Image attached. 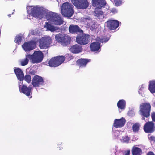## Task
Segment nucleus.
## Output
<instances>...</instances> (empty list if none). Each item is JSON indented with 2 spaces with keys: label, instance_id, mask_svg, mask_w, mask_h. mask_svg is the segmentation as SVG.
<instances>
[{
  "label": "nucleus",
  "instance_id": "nucleus-1",
  "mask_svg": "<svg viewBox=\"0 0 155 155\" xmlns=\"http://www.w3.org/2000/svg\"><path fill=\"white\" fill-rule=\"evenodd\" d=\"M151 108V105L149 103H142L140 104L139 113L142 117V120H144L145 117L147 118L150 117Z\"/></svg>",
  "mask_w": 155,
  "mask_h": 155
},
{
  "label": "nucleus",
  "instance_id": "nucleus-2",
  "mask_svg": "<svg viewBox=\"0 0 155 155\" xmlns=\"http://www.w3.org/2000/svg\"><path fill=\"white\" fill-rule=\"evenodd\" d=\"M73 6L68 2L63 3L61 8V13L64 17L70 18L74 14Z\"/></svg>",
  "mask_w": 155,
  "mask_h": 155
},
{
  "label": "nucleus",
  "instance_id": "nucleus-3",
  "mask_svg": "<svg viewBox=\"0 0 155 155\" xmlns=\"http://www.w3.org/2000/svg\"><path fill=\"white\" fill-rule=\"evenodd\" d=\"M55 38L56 41L63 46L69 45L71 41V38L69 36L61 33L56 34Z\"/></svg>",
  "mask_w": 155,
  "mask_h": 155
},
{
  "label": "nucleus",
  "instance_id": "nucleus-4",
  "mask_svg": "<svg viewBox=\"0 0 155 155\" xmlns=\"http://www.w3.org/2000/svg\"><path fill=\"white\" fill-rule=\"evenodd\" d=\"M30 61L33 64L38 63L41 62L44 58V55L42 52L40 51H35L32 54H29Z\"/></svg>",
  "mask_w": 155,
  "mask_h": 155
},
{
  "label": "nucleus",
  "instance_id": "nucleus-5",
  "mask_svg": "<svg viewBox=\"0 0 155 155\" xmlns=\"http://www.w3.org/2000/svg\"><path fill=\"white\" fill-rule=\"evenodd\" d=\"M64 61V58L63 56H58L51 58L48 64L50 66L55 67L61 65Z\"/></svg>",
  "mask_w": 155,
  "mask_h": 155
},
{
  "label": "nucleus",
  "instance_id": "nucleus-6",
  "mask_svg": "<svg viewBox=\"0 0 155 155\" xmlns=\"http://www.w3.org/2000/svg\"><path fill=\"white\" fill-rule=\"evenodd\" d=\"M52 40L49 36L42 37L39 40V45L41 49H47L50 46Z\"/></svg>",
  "mask_w": 155,
  "mask_h": 155
},
{
  "label": "nucleus",
  "instance_id": "nucleus-7",
  "mask_svg": "<svg viewBox=\"0 0 155 155\" xmlns=\"http://www.w3.org/2000/svg\"><path fill=\"white\" fill-rule=\"evenodd\" d=\"M72 3L78 9H85L89 6L87 0H71Z\"/></svg>",
  "mask_w": 155,
  "mask_h": 155
},
{
  "label": "nucleus",
  "instance_id": "nucleus-8",
  "mask_svg": "<svg viewBox=\"0 0 155 155\" xmlns=\"http://www.w3.org/2000/svg\"><path fill=\"white\" fill-rule=\"evenodd\" d=\"M78 35L76 38V42L81 45L87 44L90 41V36L87 34H83Z\"/></svg>",
  "mask_w": 155,
  "mask_h": 155
},
{
  "label": "nucleus",
  "instance_id": "nucleus-9",
  "mask_svg": "<svg viewBox=\"0 0 155 155\" xmlns=\"http://www.w3.org/2000/svg\"><path fill=\"white\" fill-rule=\"evenodd\" d=\"M30 14L33 17L41 19L43 17V14L42 11L39 7L34 6L31 7L30 9Z\"/></svg>",
  "mask_w": 155,
  "mask_h": 155
},
{
  "label": "nucleus",
  "instance_id": "nucleus-10",
  "mask_svg": "<svg viewBox=\"0 0 155 155\" xmlns=\"http://www.w3.org/2000/svg\"><path fill=\"white\" fill-rule=\"evenodd\" d=\"M143 130L146 133H152L155 130V126L153 121L146 122L143 126Z\"/></svg>",
  "mask_w": 155,
  "mask_h": 155
},
{
  "label": "nucleus",
  "instance_id": "nucleus-11",
  "mask_svg": "<svg viewBox=\"0 0 155 155\" xmlns=\"http://www.w3.org/2000/svg\"><path fill=\"white\" fill-rule=\"evenodd\" d=\"M44 81L42 78L38 75L34 76L32 80V84L34 87H39L44 84Z\"/></svg>",
  "mask_w": 155,
  "mask_h": 155
},
{
  "label": "nucleus",
  "instance_id": "nucleus-12",
  "mask_svg": "<svg viewBox=\"0 0 155 155\" xmlns=\"http://www.w3.org/2000/svg\"><path fill=\"white\" fill-rule=\"evenodd\" d=\"M36 43L33 41L25 42L22 47L25 51H28L32 50L35 48Z\"/></svg>",
  "mask_w": 155,
  "mask_h": 155
},
{
  "label": "nucleus",
  "instance_id": "nucleus-13",
  "mask_svg": "<svg viewBox=\"0 0 155 155\" xmlns=\"http://www.w3.org/2000/svg\"><path fill=\"white\" fill-rule=\"evenodd\" d=\"M106 26L110 30H114L119 26V22L116 20H109L106 22Z\"/></svg>",
  "mask_w": 155,
  "mask_h": 155
},
{
  "label": "nucleus",
  "instance_id": "nucleus-14",
  "mask_svg": "<svg viewBox=\"0 0 155 155\" xmlns=\"http://www.w3.org/2000/svg\"><path fill=\"white\" fill-rule=\"evenodd\" d=\"M126 122V120L123 117L120 119H116L114 120L113 126L116 128H121L124 126Z\"/></svg>",
  "mask_w": 155,
  "mask_h": 155
},
{
  "label": "nucleus",
  "instance_id": "nucleus-15",
  "mask_svg": "<svg viewBox=\"0 0 155 155\" xmlns=\"http://www.w3.org/2000/svg\"><path fill=\"white\" fill-rule=\"evenodd\" d=\"M69 31L70 33L74 34L83 33V31L76 25H70L69 28Z\"/></svg>",
  "mask_w": 155,
  "mask_h": 155
},
{
  "label": "nucleus",
  "instance_id": "nucleus-16",
  "mask_svg": "<svg viewBox=\"0 0 155 155\" xmlns=\"http://www.w3.org/2000/svg\"><path fill=\"white\" fill-rule=\"evenodd\" d=\"M106 3V2L104 0H92L93 6L99 9L105 6Z\"/></svg>",
  "mask_w": 155,
  "mask_h": 155
},
{
  "label": "nucleus",
  "instance_id": "nucleus-17",
  "mask_svg": "<svg viewBox=\"0 0 155 155\" xmlns=\"http://www.w3.org/2000/svg\"><path fill=\"white\" fill-rule=\"evenodd\" d=\"M51 19L54 23L56 25H60L63 23V21L61 19V17L57 14L52 15Z\"/></svg>",
  "mask_w": 155,
  "mask_h": 155
},
{
  "label": "nucleus",
  "instance_id": "nucleus-18",
  "mask_svg": "<svg viewBox=\"0 0 155 155\" xmlns=\"http://www.w3.org/2000/svg\"><path fill=\"white\" fill-rule=\"evenodd\" d=\"M82 46L78 44L72 45L69 49V51L74 54H78L82 51Z\"/></svg>",
  "mask_w": 155,
  "mask_h": 155
},
{
  "label": "nucleus",
  "instance_id": "nucleus-19",
  "mask_svg": "<svg viewBox=\"0 0 155 155\" xmlns=\"http://www.w3.org/2000/svg\"><path fill=\"white\" fill-rule=\"evenodd\" d=\"M19 91L20 92L23 93L27 96H29L31 93V88L30 87H27L23 85L21 87H19Z\"/></svg>",
  "mask_w": 155,
  "mask_h": 155
},
{
  "label": "nucleus",
  "instance_id": "nucleus-20",
  "mask_svg": "<svg viewBox=\"0 0 155 155\" xmlns=\"http://www.w3.org/2000/svg\"><path fill=\"white\" fill-rule=\"evenodd\" d=\"M90 59L84 58H80L78 60L76 61V64L80 68L85 67L87 63L90 61Z\"/></svg>",
  "mask_w": 155,
  "mask_h": 155
},
{
  "label": "nucleus",
  "instance_id": "nucleus-21",
  "mask_svg": "<svg viewBox=\"0 0 155 155\" xmlns=\"http://www.w3.org/2000/svg\"><path fill=\"white\" fill-rule=\"evenodd\" d=\"M14 71L18 79L20 81L24 79V75L23 71L19 68H14Z\"/></svg>",
  "mask_w": 155,
  "mask_h": 155
},
{
  "label": "nucleus",
  "instance_id": "nucleus-22",
  "mask_svg": "<svg viewBox=\"0 0 155 155\" xmlns=\"http://www.w3.org/2000/svg\"><path fill=\"white\" fill-rule=\"evenodd\" d=\"M44 27L46 28L47 31H50L51 32L58 30L59 29L57 27H54L53 25L48 22H45V25L44 26Z\"/></svg>",
  "mask_w": 155,
  "mask_h": 155
},
{
  "label": "nucleus",
  "instance_id": "nucleus-23",
  "mask_svg": "<svg viewBox=\"0 0 155 155\" xmlns=\"http://www.w3.org/2000/svg\"><path fill=\"white\" fill-rule=\"evenodd\" d=\"M100 48V44L97 42L92 43L90 45L91 50L93 51H98Z\"/></svg>",
  "mask_w": 155,
  "mask_h": 155
},
{
  "label": "nucleus",
  "instance_id": "nucleus-24",
  "mask_svg": "<svg viewBox=\"0 0 155 155\" xmlns=\"http://www.w3.org/2000/svg\"><path fill=\"white\" fill-rule=\"evenodd\" d=\"M131 152L132 155H141L142 153L141 149L136 147L135 145L133 147Z\"/></svg>",
  "mask_w": 155,
  "mask_h": 155
},
{
  "label": "nucleus",
  "instance_id": "nucleus-25",
  "mask_svg": "<svg viewBox=\"0 0 155 155\" xmlns=\"http://www.w3.org/2000/svg\"><path fill=\"white\" fill-rule=\"evenodd\" d=\"M148 89L151 93H155V80L150 81Z\"/></svg>",
  "mask_w": 155,
  "mask_h": 155
},
{
  "label": "nucleus",
  "instance_id": "nucleus-26",
  "mask_svg": "<svg viewBox=\"0 0 155 155\" xmlns=\"http://www.w3.org/2000/svg\"><path fill=\"white\" fill-rule=\"evenodd\" d=\"M29 55V54H27L25 56V58L24 59L21 60L20 61L21 65L22 66H25L28 63L29 59L30 60V58Z\"/></svg>",
  "mask_w": 155,
  "mask_h": 155
},
{
  "label": "nucleus",
  "instance_id": "nucleus-27",
  "mask_svg": "<svg viewBox=\"0 0 155 155\" xmlns=\"http://www.w3.org/2000/svg\"><path fill=\"white\" fill-rule=\"evenodd\" d=\"M117 104L119 108L124 109L125 107L126 102L124 100H120L118 101Z\"/></svg>",
  "mask_w": 155,
  "mask_h": 155
},
{
  "label": "nucleus",
  "instance_id": "nucleus-28",
  "mask_svg": "<svg viewBox=\"0 0 155 155\" xmlns=\"http://www.w3.org/2000/svg\"><path fill=\"white\" fill-rule=\"evenodd\" d=\"M140 126V124L138 123H136L134 124L132 126L133 132L135 133L137 132L139 130Z\"/></svg>",
  "mask_w": 155,
  "mask_h": 155
},
{
  "label": "nucleus",
  "instance_id": "nucleus-29",
  "mask_svg": "<svg viewBox=\"0 0 155 155\" xmlns=\"http://www.w3.org/2000/svg\"><path fill=\"white\" fill-rule=\"evenodd\" d=\"M21 39L22 38L21 36L19 35L16 36L15 38V42L16 43L19 44L21 41Z\"/></svg>",
  "mask_w": 155,
  "mask_h": 155
},
{
  "label": "nucleus",
  "instance_id": "nucleus-30",
  "mask_svg": "<svg viewBox=\"0 0 155 155\" xmlns=\"http://www.w3.org/2000/svg\"><path fill=\"white\" fill-rule=\"evenodd\" d=\"M110 39V38L107 36H104L102 38H101L100 41L102 43H106Z\"/></svg>",
  "mask_w": 155,
  "mask_h": 155
},
{
  "label": "nucleus",
  "instance_id": "nucleus-31",
  "mask_svg": "<svg viewBox=\"0 0 155 155\" xmlns=\"http://www.w3.org/2000/svg\"><path fill=\"white\" fill-rule=\"evenodd\" d=\"M31 76L29 74L26 75L25 77L24 76V80L28 83L31 81Z\"/></svg>",
  "mask_w": 155,
  "mask_h": 155
},
{
  "label": "nucleus",
  "instance_id": "nucleus-32",
  "mask_svg": "<svg viewBox=\"0 0 155 155\" xmlns=\"http://www.w3.org/2000/svg\"><path fill=\"white\" fill-rule=\"evenodd\" d=\"M94 13L95 15L97 17L99 16L100 15H102L103 14V12L102 11L98 10H96L95 11Z\"/></svg>",
  "mask_w": 155,
  "mask_h": 155
},
{
  "label": "nucleus",
  "instance_id": "nucleus-33",
  "mask_svg": "<svg viewBox=\"0 0 155 155\" xmlns=\"http://www.w3.org/2000/svg\"><path fill=\"white\" fill-rule=\"evenodd\" d=\"M64 60L66 59L68 60H70L73 58V56L71 54H66L65 56H64Z\"/></svg>",
  "mask_w": 155,
  "mask_h": 155
},
{
  "label": "nucleus",
  "instance_id": "nucleus-34",
  "mask_svg": "<svg viewBox=\"0 0 155 155\" xmlns=\"http://www.w3.org/2000/svg\"><path fill=\"white\" fill-rule=\"evenodd\" d=\"M114 2L115 5L117 6L120 5L121 4V0H114Z\"/></svg>",
  "mask_w": 155,
  "mask_h": 155
},
{
  "label": "nucleus",
  "instance_id": "nucleus-35",
  "mask_svg": "<svg viewBox=\"0 0 155 155\" xmlns=\"http://www.w3.org/2000/svg\"><path fill=\"white\" fill-rule=\"evenodd\" d=\"M151 117L153 122H155V112H153L151 114Z\"/></svg>",
  "mask_w": 155,
  "mask_h": 155
},
{
  "label": "nucleus",
  "instance_id": "nucleus-36",
  "mask_svg": "<svg viewBox=\"0 0 155 155\" xmlns=\"http://www.w3.org/2000/svg\"><path fill=\"white\" fill-rule=\"evenodd\" d=\"M148 137L149 140L152 141H155V137L153 136H149L148 135Z\"/></svg>",
  "mask_w": 155,
  "mask_h": 155
},
{
  "label": "nucleus",
  "instance_id": "nucleus-37",
  "mask_svg": "<svg viewBox=\"0 0 155 155\" xmlns=\"http://www.w3.org/2000/svg\"><path fill=\"white\" fill-rule=\"evenodd\" d=\"M35 71L34 70L31 69L29 71V74L32 75H35Z\"/></svg>",
  "mask_w": 155,
  "mask_h": 155
},
{
  "label": "nucleus",
  "instance_id": "nucleus-38",
  "mask_svg": "<svg viewBox=\"0 0 155 155\" xmlns=\"http://www.w3.org/2000/svg\"><path fill=\"white\" fill-rule=\"evenodd\" d=\"M130 150H127L124 151V155H130Z\"/></svg>",
  "mask_w": 155,
  "mask_h": 155
},
{
  "label": "nucleus",
  "instance_id": "nucleus-39",
  "mask_svg": "<svg viewBox=\"0 0 155 155\" xmlns=\"http://www.w3.org/2000/svg\"><path fill=\"white\" fill-rule=\"evenodd\" d=\"M123 140L125 142H128L129 140V138L128 137H125Z\"/></svg>",
  "mask_w": 155,
  "mask_h": 155
},
{
  "label": "nucleus",
  "instance_id": "nucleus-40",
  "mask_svg": "<svg viewBox=\"0 0 155 155\" xmlns=\"http://www.w3.org/2000/svg\"><path fill=\"white\" fill-rule=\"evenodd\" d=\"M147 155H155L153 152L152 151H149L147 153Z\"/></svg>",
  "mask_w": 155,
  "mask_h": 155
},
{
  "label": "nucleus",
  "instance_id": "nucleus-41",
  "mask_svg": "<svg viewBox=\"0 0 155 155\" xmlns=\"http://www.w3.org/2000/svg\"><path fill=\"white\" fill-rule=\"evenodd\" d=\"M116 10L115 9H112L111 10V12H116Z\"/></svg>",
  "mask_w": 155,
  "mask_h": 155
},
{
  "label": "nucleus",
  "instance_id": "nucleus-42",
  "mask_svg": "<svg viewBox=\"0 0 155 155\" xmlns=\"http://www.w3.org/2000/svg\"><path fill=\"white\" fill-rule=\"evenodd\" d=\"M13 13H14V12H12V14H9V15H8V17H11V15L12 14H13Z\"/></svg>",
  "mask_w": 155,
  "mask_h": 155
},
{
  "label": "nucleus",
  "instance_id": "nucleus-43",
  "mask_svg": "<svg viewBox=\"0 0 155 155\" xmlns=\"http://www.w3.org/2000/svg\"><path fill=\"white\" fill-rule=\"evenodd\" d=\"M31 34L32 35H34V31H32L31 32Z\"/></svg>",
  "mask_w": 155,
  "mask_h": 155
},
{
  "label": "nucleus",
  "instance_id": "nucleus-44",
  "mask_svg": "<svg viewBox=\"0 0 155 155\" xmlns=\"http://www.w3.org/2000/svg\"><path fill=\"white\" fill-rule=\"evenodd\" d=\"M143 85H142L141 86V87H140V89L142 90L143 88H144V87H143Z\"/></svg>",
  "mask_w": 155,
  "mask_h": 155
}]
</instances>
